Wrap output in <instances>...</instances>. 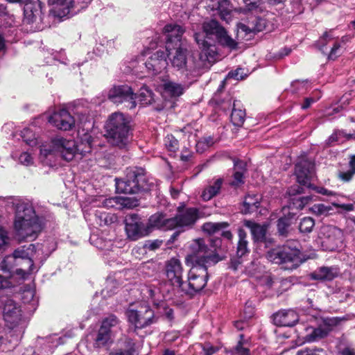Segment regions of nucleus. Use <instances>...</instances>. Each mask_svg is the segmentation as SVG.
Wrapping results in <instances>:
<instances>
[{
    "label": "nucleus",
    "mask_w": 355,
    "mask_h": 355,
    "mask_svg": "<svg viewBox=\"0 0 355 355\" xmlns=\"http://www.w3.org/2000/svg\"><path fill=\"white\" fill-rule=\"evenodd\" d=\"M224 259L219 250L209 247L203 239L192 241L189 252L185 257V263L191 266L187 281L180 288L193 295L202 290L209 279L207 269Z\"/></svg>",
    "instance_id": "nucleus-1"
},
{
    "label": "nucleus",
    "mask_w": 355,
    "mask_h": 355,
    "mask_svg": "<svg viewBox=\"0 0 355 355\" xmlns=\"http://www.w3.org/2000/svg\"><path fill=\"white\" fill-rule=\"evenodd\" d=\"M42 229L41 221L36 216L33 207L28 202L16 204L15 230L20 241L35 239Z\"/></svg>",
    "instance_id": "nucleus-2"
},
{
    "label": "nucleus",
    "mask_w": 355,
    "mask_h": 355,
    "mask_svg": "<svg viewBox=\"0 0 355 355\" xmlns=\"http://www.w3.org/2000/svg\"><path fill=\"white\" fill-rule=\"evenodd\" d=\"M166 50L172 67L180 71L184 79L194 83L201 74L200 68L194 58L189 55L187 46L178 44L173 46L169 43Z\"/></svg>",
    "instance_id": "nucleus-3"
},
{
    "label": "nucleus",
    "mask_w": 355,
    "mask_h": 355,
    "mask_svg": "<svg viewBox=\"0 0 355 355\" xmlns=\"http://www.w3.org/2000/svg\"><path fill=\"white\" fill-rule=\"evenodd\" d=\"M108 141L119 148H125L130 143V121L121 112H114L109 116L105 124Z\"/></svg>",
    "instance_id": "nucleus-4"
},
{
    "label": "nucleus",
    "mask_w": 355,
    "mask_h": 355,
    "mask_svg": "<svg viewBox=\"0 0 355 355\" xmlns=\"http://www.w3.org/2000/svg\"><path fill=\"white\" fill-rule=\"evenodd\" d=\"M57 155L67 162L72 160L75 156V141L63 137H55L51 144H44L40 147L39 159L43 164L51 166L53 157Z\"/></svg>",
    "instance_id": "nucleus-5"
},
{
    "label": "nucleus",
    "mask_w": 355,
    "mask_h": 355,
    "mask_svg": "<svg viewBox=\"0 0 355 355\" xmlns=\"http://www.w3.org/2000/svg\"><path fill=\"white\" fill-rule=\"evenodd\" d=\"M299 246L297 241H288L282 246L268 251L266 254V259L276 264L291 263L290 269L296 268L301 263Z\"/></svg>",
    "instance_id": "nucleus-6"
},
{
    "label": "nucleus",
    "mask_w": 355,
    "mask_h": 355,
    "mask_svg": "<svg viewBox=\"0 0 355 355\" xmlns=\"http://www.w3.org/2000/svg\"><path fill=\"white\" fill-rule=\"evenodd\" d=\"M116 189L117 192L133 194L150 189L149 184L142 168L127 169L126 176L123 180H116Z\"/></svg>",
    "instance_id": "nucleus-7"
},
{
    "label": "nucleus",
    "mask_w": 355,
    "mask_h": 355,
    "mask_svg": "<svg viewBox=\"0 0 355 355\" xmlns=\"http://www.w3.org/2000/svg\"><path fill=\"white\" fill-rule=\"evenodd\" d=\"M107 98L116 105L125 103V106L130 110L137 106L136 94L128 85H114L108 91Z\"/></svg>",
    "instance_id": "nucleus-8"
},
{
    "label": "nucleus",
    "mask_w": 355,
    "mask_h": 355,
    "mask_svg": "<svg viewBox=\"0 0 355 355\" xmlns=\"http://www.w3.org/2000/svg\"><path fill=\"white\" fill-rule=\"evenodd\" d=\"M130 323L137 329L144 328L153 322V311L146 305H131L125 311Z\"/></svg>",
    "instance_id": "nucleus-9"
},
{
    "label": "nucleus",
    "mask_w": 355,
    "mask_h": 355,
    "mask_svg": "<svg viewBox=\"0 0 355 355\" xmlns=\"http://www.w3.org/2000/svg\"><path fill=\"white\" fill-rule=\"evenodd\" d=\"M0 308L3 309L5 322L10 328L18 324L21 319L20 306L7 296L0 297Z\"/></svg>",
    "instance_id": "nucleus-10"
},
{
    "label": "nucleus",
    "mask_w": 355,
    "mask_h": 355,
    "mask_svg": "<svg viewBox=\"0 0 355 355\" xmlns=\"http://www.w3.org/2000/svg\"><path fill=\"white\" fill-rule=\"evenodd\" d=\"M203 30L207 35H214L218 42L223 46H227L232 49H236L237 43L227 35L225 29L222 27L216 20L205 21L202 26Z\"/></svg>",
    "instance_id": "nucleus-11"
},
{
    "label": "nucleus",
    "mask_w": 355,
    "mask_h": 355,
    "mask_svg": "<svg viewBox=\"0 0 355 355\" xmlns=\"http://www.w3.org/2000/svg\"><path fill=\"white\" fill-rule=\"evenodd\" d=\"M35 251V245L30 244L28 247L22 246L16 249L13 254L17 259L21 267L16 268L18 275L30 274L33 270L34 263L32 259L33 252Z\"/></svg>",
    "instance_id": "nucleus-12"
},
{
    "label": "nucleus",
    "mask_w": 355,
    "mask_h": 355,
    "mask_svg": "<svg viewBox=\"0 0 355 355\" xmlns=\"http://www.w3.org/2000/svg\"><path fill=\"white\" fill-rule=\"evenodd\" d=\"M164 271L168 281L174 286L180 288L184 284V268L180 260L172 257L167 260L164 264Z\"/></svg>",
    "instance_id": "nucleus-13"
},
{
    "label": "nucleus",
    "mask_w": 355,
    "mask_h": 355,
    "mask_svg": "<svg viewBox=\"0 0 355 355\" xmlns=\"http://www.w3.org/2000/svg\"><path fill=\"white\" fill-rule=\"evenodd\" d=\"M295 175L299 184L308 188L312 187L310 180L314 174V163L302 158L295 164Z\"/></svg>",
    "instance_id": "nucleus-14"
},
{
    "label": "nucleus",
    "mask_w": 355,
    "mask_h": 355,
    "mask_svg": "<svg viewBox=\"0 0 355 355\" xmlns=\"http://www.w3.org/2000/svg\"><path fill=\"white\" fill-rule=\"evenodd\" d=\"M323 239L322 243L327 250L334 251L340 247L343 241L341 231L334 226H325L322 229Z\"/></svg>",
    "instance_id": "nucleus-15"
},
{
    "label": "nucleus",
    "mask_w": 355,
    "mask_h": 355,
    "mask_svg": "<svg viewBox=\"0 0 355 355\" xmlns=\"http://www.w3.org/2000/svg\"><path fill=\"white\" fill-rule=\"evenodd\" d=\"M340 318H333L324 320L322 324L315 328L312 331L306 335V340L308 342H315L322 338H325L332 331L333 327L336 326L339 321Z\"/></svg>",
    "instance_id": "nucleus-16"
},
{
    "label": "nucleus",
    "mask_w": 355,
    "mask_h": 355,
    "mask_svg": "<svg viewBox=\"0 0 355 355\" xmlns=\"http://www.w3.org/2000/svg\"><path fill=\"white\" fill-rule=\"evenodd\" d=\"M49 122L62 130H69L75 124L73 117L65 110L54 112L49 118Z\"/></svg>",
    "instance_id": "nucleus-17"
},
{
    "label": "nucleus",
    "mask_w": 355,
    "mask_h": 355,
    "mask_svg": "<svg viewBox=\"0 0 355 355\" xmlns=\"http://www.w3.org/2000/svg\"><path fill=\"white\" fill-rule=\"evenodd\" d=\"M145 65L148 72L153 75L161 73L168 65L164 51L159 50L154 53L148 58Z\"/></svg>",
    "instance_id": "nucleus-18"
},
{
    "label": "nucleus",
    "mask_w": 355,
    "mask_h": 355,
    "mask_svg": "<svg viewBox=\"0 0 355 355\" xmlns=\"http://www.w3.org/2000/svg\"><path fill=\"white\" fill-rule=\"evenodd\" d=\"M24 21L28 24L42 19V3L40 0H28L24 7Z\"/></svg>",
    "instance_id": "nucleus-19"
},
{
    "label": "nucleus",
    "mask_w": 355,
    "mask_h": 355,
    "mask_svg": "<svg viewBox=\"0 0 355 355\" xmlns=\"http://www.w3.org/2000/svg\"><path fill=\"white\" fill-rule=\"evenodd\" d=\"M198 216V211L196 208H187L182 211H178L175 217L172 218L175 221L174 228L189 227L193 225Z\"/></svg>",
    "instance_id": "nucleus-20"
},
{
    "label": "nucleus",
    "mask_w": 355,
    "mask_h": 355,
    "mask_svg": "<svg viewBox=\"0 0 355 355\" xmlns=\"http://www.w3.org/2000/svg\"><path fill=\"white\" fill-rule=\"evenodd\" d=\"M174 221L172 218H167L165 215L156 213L149 218L146 227L150 230V233L153 229L162 230H173L174 229Z\"/></svg>",
    "instance_id": "nucleus-21"
},
{
    "label": "nucleus",
    "mask_w": 355,
    "mask_h": 355,
    "mask_svg": "<svg viewBox=\"0 0 355 355\" xmlns=\"http://www.w3.org/2000/svg\"><path fill=\"white\" fill-rule=\"evenodd\" d=\"M299 320L297 313L292 310H281L273 315L275 324L280 327H293Z\"/></svg>",
    "instance_id": "nucleus-22"
},
{
    "label": "nucleus",
    "mask_w": 355,
    "mask_h": 355,
    "mask_svg": "<svg viewBox=\"0 0 355 355\" xmlns=\"http://www.w3.org/2000/svg\"><path fill=\"white\" fill-rule=\"evenodd\" d=\"M195 40L201 49L200 55V59H206L209 62L214 61L216 56V50L214 45H211L205 39V36L201 33L195 34Z\"/></svg>",
    "instance_id": "nucleus-23"
},
{
    "label": "nucleus",
    "mask_w": 355,
    "mask_h": 355,
    "mask_svg": "<svg viewBox=\"0 0 355 355\" xmlns=\"http://www.w3.org/2000/svg\"><path fill=\"white\" fill-rule=\"evenodd\" d=\"M125 231L128 237L133 241L150 234V230L147 229L146 225L141 221L135 220L133 218L131 221L126 223Z\"/></svg>",
    "instance_id": "nucleus-24"
},
{
    "label": "nucleus",
    "mask_w": 355,
    "mask_h": 355,
    "mask_svg": "<svg viewBox=\"0 0 355 355\" xmlns=\"http://www.w3.org/2000/svg\"><path fill=\"white\" fill-rule=\"evenodd\" d=\"M164 33L166 37V47L169 43H171L172 46H178L184 44L181 40L182 35L184 31L182 27L178 24H167L164 28Z\"/></svg>",
    "instance_id": "nucleus-25"
},
{
    "label": "nucleus",
    "mask_w": 355,
    "mask_h": 355,
    "mask_svg": "<svg viewBox=\"0 0 355 355\" xmlns=\"http://www.w3.org/2000/svg\"><path fill=\"white\" fill-rule=\"evenodd\" d=\"M182 77V83L173 81H166L163 84V89L165 94L173 98H177L182 95L184 91L193 83Z\"/></svg>",
    "instance_id": "nucleus-26"
},
{
    "label": "nucleus",
    "mask_w": 355,
    "mask_h": 355,
    "mask_svg": "<svg viewBox=\"0 0 355 355\" xmlns=\"http://www.w3.org/2000/svg\"><path fill=\"white\" fill-rule=\"evenodd\" d=\"M224 179L223 178H214L211 179L202 192L201 198L202 200L204 201H208L219 194Z\"/></svg>",
    "instance_id": "nucleus-27"
},
{
    "label": "nucleus",
    "mask_w": 355,
    "mask_h": 355,
    "mask_svg": "<svg viewBox=\"0 0 355 355\" xmlns=\"http://www.w3.org/2000/svg\"><path fill=\"white\" fill-rule=\"evenodd\" d=\"M244 225L250 230L254 242H263L266 241L268 225L264 223L260 225L252 220H245Z\"/></svg>",
    "instance_id": "nucleus-28"
},
{
    "label": "nucleus",
    "mask_w": 355,
    "mask_h": 355,
    "mask_svg": "<svg viewBox=\"0 0 355 355\" xmlns=\"http://www.w3.org/2000/svg\"><path fill=\"white\" fill-rule=\"evenodd\" d=\"M295 220V215L292 213H288L287 215L279 218L277 221V230L279 236L284 238L287 237L290 227Z\"/></svg>",
    "instance_id": "nucleus-29"
},
{
    "label": "nucleus",
    "mask_w": 355,
    "mask_h": 355,
    "mask_svg": "<svg viewBox=\"0 0 355 355\" xmlns=\"http://www.w3.org/2000/svg\"><path fill=\"white\" fill-rule=\"evenodd\" d=\"M238 237L239 240L236 246V255L239 258H241L250 252L248 246L249 243L247 239L248 234L243 229L239 228L238 230Z\"/></svg>",
    "instance_id": "nucleus-30"
},
{
    "label": "nucleus",
    "mask_w": 355,
    "mask_h": 355,
    "mask_svg": "<svg viewBox=\"0 0 355 355\" xmlns=\"http://www.w3.org/2000/svg\"><path fill=\"white\" fill-rule=\"evenodd\" d=\"M337 275L336 269L329 267H321L311 274V277L316 280L330 281Z\"/></svg>",
    "instance_id": "nucleus-31"
},
{
    "label": "nucleus",
    "mask_w": 355,
    "mask_h": 355,
    "mask_svg": "<svg viewBox=\"0 0 355 355\" xmlns=\"http://www.w3.org/2000/svg\"><path fill=\"white\" fill-rule=\"evenodd\" d=\"M258 195H248L243 202L242 211L245 214L256 211L260 205Z\"/></svg>",
    "instance_id": "nucleus-32"
},
{
    "label": "nucleus",
    "mask_w": 355,
    "mask_h": 355,
    "mask_svg": "<svg viewBox=\"0 0 355 355\" xmlns=\"http://www.w3.org/2000/svg\"><path fill=\"white\" fill-rule=\"evenodd\" d=\"M17 266L21 267V264L12 253V254L8 255L3 259L0 264V271L10 275Z\"/></svg>",
    "instance_id": "nucleus-33"
},
{
    "label": "nucleus",
    "mask_w": 355,
    "mask_h": 355,
    "mask_svg": "<svg viewBox=\"0 0 355 355\" xmlns=\"http://www.w3.org/2000/svg\"><path fill=\"white\" fill-rule=\"evenodd\" d=\"M92 150V137L85 135L84 138L77 144H75V154L76 153L85 156Z\"/></svg>",
    "instance_id": "nucleus-34"
},
{
    "label": "nucleus",
    "mask_w": 355,
    "mask_h": 355,
    "mask_svg": "<svg viewBox=\"0 0 355 355\" xmlns=\"http://www.w3.org/2000/svg\"><path fill=\"white\" fill-rule=\"evenodd\" d=\"M221 19L229 23L232 17V6L228 0H221L220 8L218 10Z\"/></svg>",
    "instance_id": "nucleus-35"
},
{
    "label": "nucleus",
    "mask_w": 355,
    "mask_h": 355,
    "mask_svg": "<svg viewBox=\"0 0 355 355\" xmlns=\"http://www.w3.org/2000/svg\"><path fill=\"white\" fill-rule=\"evenodd\" d=\"M113 335L110 334L103 327H100L96 337L94 341V346L96 347H101L107 345L111 341Z\"/></svg>",
    "instance_id": "nucleus-36"
},
{
    "label": "nucleus",
    "mask_w": 355,
    "mask_h": 355,
    "mask_svg": "<svg viewBox=\"0 0 355 355\" xmlns=\"http://www.w3.org/2000/svg\"><path fill=\"white\" fill-rule=\"evenodd\" d=\"M236 101H234L233 108L230 116L231 121L234 125L240 127L243 124L245 121V112L243 110L236 108Z\"/></svg>",
    "instance_id": "nucleus-37"
},
{
    "label": "nucleus",
    "mask_w": 355,
    "mask_h": 355,
    "mask_svg": "<svg viewBox=\"0 0 355 355\" xmlns=\"http://www.w3.org/2000/svg\"><path fill=\"white\" fill-rule=\"evenodd\" d=\"M137 98H138L143 105H149L154 101L153 93L146 86L141 87L139 94H136V99Z\"/></svg>",
    "instance_id": "nucleus-38"
},
{
    "label": "nucleus",
    "mask_w": 355,
    "mask_h": 355,
    "mask_svg": "<svg viewBox=\"0 0 355 355\" xmlns=\"http://www.w3.org/2000/svg\"><path fill=\"white\" fill-rule=\"evenodd\" d=\"M347 140H348L347 133L343 130H336L326 140V145L328 146H333L336 143H343Z\"/></svg>",
    "instance_id": "nucleus-39"
},
{
    "label": "nucleus",
    "mask_w": 355,
    "mask_h": 355,
    "mask_svg": "<svg viewBox=\"0 0 355 355\" xmlns=\"http://www.w3.org/2000/svg\"><path fill=\"white\" fill-rule=\"evenodd\" d=\"M229 224L226 222L222 223H205L202 225V230L209 234H214L219 232L220 230L227 227Z\"/></svg>",
    "instance_id": "nucleus-40"
},
{
    "label": "nucleus",
    "mask_w": 355,
    "mask_h": 355,
    "mask_svg": "<svg viewBox=\"0 0 355 355\" xmlns=\"http://www.w3.org/2000/svg\"><path fill=\"white\" fill-rule=\"evenodd\" d=\"M119 324V319L115 315H110L102 321L101 326L113 335L114 328L116 327Z\"/></svg>",
    "instance_id": "nucleus-41"
},
{
    "label": "nucleus",
    "mask_w": 355,
    "mask_h": 355,
    "mask_svg": "<svg viewBox=\"0 0 355 355\" xmlns=\"http://www.w3.org/2000/svg\"><path fill=\"white\" fill-rule=\"evenodd\" d=\"M127 349H118L112 351L109 355H136L135 349V343L131 339H128Z\"/></svg>",
    "instance_id": "nucleus-42"
},
{
    "label": "nucleus",
    "mask_w": 355,
    "mask_h": 355,
    "mask_svg": "<svg viewBox=\"0 0 355 355\" xmlns=\"http://www.w3.org/2000/svg\"><path fill=\"white\" fill-rule=\"evenodd\" d=\"M119 209L123 208L132 209L138 205V200L135 198L119 196Z\"/></svg>",
    "instance_id": "nucleus-43"
},
{
    "label": "nucleus",
    "mask_w": 355,
    "mask_h": 355,
    "mask_svg": "<svg viewBox=\"0 0 355 355\" xmlns=\"http://www.w3.org/2000/svg\"><path fill=\"white\" fill-rule=\"evenodd\" d=\"M98 206L105 208H116L119 209V196L112 198H101Z\"/></svg>",
    "instance_id": "nucleus-44"
},
{
    "label": "nucleus",
    "mask_w": 355,
    "mask_h": 355,
    "mask_svg": "<svg viewBox=\"0 0 355 355\" xmlns=\"http://www.w3.org/2000/svg\"><path fill=\"white\" fill-rule=\"evenodd\" d=\"M23 140L29 146H33L37 144V139L33 130L30 128H24L21 132Z\"/></svg>",
    "instance_id": "nucleus-45"
},
{
    "label": "nucleus",
    "mask_w": 355,
    "mask_h": 355,
    "mask_svg": "<svg viewBox=\"0 0 355 355\" xmlns=\"http://www.w3.org/2000/svg\"><path fill=\"white\" fill-rule=\"evenodd\" d=\"M315 222L312 218L304 217L300 221L299 230L301 232L309 233L312 231Z\"/></svg>",
    "instance_id": "nucleus-46"
},
{
    "label": "nucleus",
    "mask_w": 355,
    "mask_h": 355,
    "mask_svg": "<svg viewBox=\"0 0 355 355\" xmlns=\"http://www.w3.org/2000/svg\"><path fill=\"white\" fill-rule=\"evenodd\" d=\"M265 27L266 21L261 18H255L248 24L249 30L253 32H261L265 29Z\"/></svg>",
    "instance_id": "nucleus-47"
},
{
    "label": "nucleus",
    "mask_w": 355,
    "mask_h": 355,
    "mask_svg": "<svg viewBox=\"0 0 355 355\" xmlns=\"http://www.w3.org/2000/svg\"><path fill=\"white\" fill-rule=\"evenodd\" d=\"M335 39V36L333 35L331 31L325 32L323 35L318 41V45L320 51L324 53V47L327 43Z\"/></svg>",
    "instance_id": "nucleus-48"
},
{
    "label": "nucleus",
    "mask_w": 355,
    "mask_h": 355,
    "mask_svg": "<svg viewBox=\"0 0 355 355\" xmlns=\"http://www.w3.org/2000/svg\"><path fill=\"white\" fill-rule=\"evenodd\" d=\"M243 335L240 334V340L238 342L234 348V351L238 355H250V350L248 348L243 347Z\"/></svg>",
    "instance_id": "nucleus-49"
},
{
    "label": "nucleus",
    "mask_w": 355,
    "mask_h": 355,
    "mask_svg": "<svg viewBox=\"0 0 355 355\" xmlns=\"http://www.w3.org/2000/svg\"><path fill=\"white\" fill-rule=\"evenodd\" d=\"M18 161L24 166H31L33 164V157L28 152H23L20 154Z\"/></svg>",
    "instance_id": "nucleus-50"
},
{
    "label": "nucleus",
    "mask_w": 355,
    "mask_h": 355,
    "mask_svg": "<svg viewBox=\"0 0 355 355\" xmlns=\"http://www.w3.org/2000/svg\"><path fill=\"white\" fill-rule=\"evenodd\" d=\"M331 210L329 207H327L323 204H315L311 207L313 213L317 215L327 214Z\"/></svg>",
    "instance_id": "nucleus-51"
},
{
    "label": "nucleus",
    "mask_w": 355,
    "mask_h": 355,
    "mask_svg": "<svg viewBox=\"0 0 355 355\" xmlns=\"http://www.w3.org/2000/svg\"><path fill=\"white\" fill-rule=\"evenodd\" d=\"M297 355H325L322 349L304 348L297 352Z\"/></svg>",
    "instance_id": "nucleus-52"
},
{
    "label": "nucleus",
    "mask_w": 355,
    "mask_h": 355,
    "mask_svg": "<svg viewBox=\"0 0 355 355\" xmlns=\"http://www.w3.org/2000/svg\"><path fill=\"white\" fill-rule=\"evenodd\" d=\"M200 346L202 350V355H213L218 351V348L217 347L213 346L209 343L200 344Z\"/></svg>",
    "instance_id": "nucleus-53"
},
{
    "label": "nucleus",
    "mask_w": 355,
    "mask_h": 355,
    "mask_svg": "<svg viewBox=\"0 0 355 355\" xmlns=\"http://www.w3.org/2000/svg\"><path fill=\"white\" fill-rule=\"evenodd\" d=\"M213 144L214 141L211 137L204 138L196 144L197 150L198 152H202L205 148L211 146Z\"/></svg>",
    "instance_id": "nucleus-54"
},
{
    "label": "nucleus",
    "mask_w": 355,
    "mask_h": 355,
    "mask_svg": "<svg viewBox=\"0 0 355 355\" xmlns=\"http://www.w3.org/2000/svg\"><path fill=\"white\" fill-rule=\"evenodd\" d=\"M340 55V44L338 42H335L331 49L328 55L329 60H335Z\"/></svg>",
    "instance_id": "nucleus-55"
},
{
    "label": "nucleus",
    "mask_w": 355,
    "mask_h": 355,
    "mask_svg": "<svg viewBox=\"0 0 355 355\" xmlns=\"http://www.w3.org/2000/svg\"><path fill=\"white\" fill-rule=\"evenodd\" d=\"M6 335L4 331H0V349L1 351H10L14 347H10V342L4 337Z\"/></svg>",
    "instance_id": "nucleus-56"
},
{
    "label": "nucleus",
    "mask_w": 355,
    "mask_h": 355,
    "mask_svg": "<svg viewBox=\"0 0 355 355\" xmlns=\"http://www.w3.org/2000/svg\"><path fill=\"white\" fill-rule=\"evenodd\" d=\"M292 87L295 89V92H303L304 91H306L309 87V83L308 81H300L296 80L292 83Z\"/></svg>",
    "instance_id": "nucleus-57"
},
{
    "label": "nucleus",
    "mask_w": 355,
    "mask_h": 355,
    "mask_svg": "<svg viewBox=\"0 0 355 355\" xmlns=\"http://www.w3.org/2000/svg\"><path fill=\"white\" fill-rule=\"evenodd\" d=\"M162 244V241L158 239L154 241H147L144 243V248L148 250H155L158 249Z\"/></svg>",
    "instance_id": "nucleus-58"
},
{
    "label": "nucleus",
    "mask_w": 355,
    "mask_h": 355,
    "mask_svg": "<svg viewBox=\"0 0 355 355\" xmlns=\"http://www.w3.org/2000/svg\"><path fill=\"white\" fill-rule=\"evenodd\" d=\"M243 183V171H236L234 174V180L231 182V185L238 187Z\"/></svg>",
    "instance_id": "nucleus-59"
},
{
    "label": "nucleus",
    "mask_w": 355,
    "mask_h": 355,
    "mask_svg": "<svg viewBox=\"0 0 355 355\" xmlns=\"http://www.w3.org/2000/svg\"><path fill=\"white\" fill-rule=\"evenodd\" d=\"M261 1V0H243L248 11L256 10L259 8Z\"/></svg>",
    "instance_id": "nucleus-60"
},
{
    "label": "nucleus",
    "mask_w": 355,
    "mask_h": 355,
    "mask_svg": "<svg viewBox=\"0 0 355 355\" xmlns=\"http://www.w3.org/2000/svg\"><path fill=\"white\" fill-rule=\"evenodd\" d=\"M165 142L166 146L170 150L175 151L178 148V141L173 137H167Z\"/></svg>",
    "instance_id": "nucleus-61"
},
{
    "label": "nucleus",
    "mask_w": 355,
    "mask_h": 355,
    "mask_svg": "<svg viewBox=\"0 0 355 355\" xmlns=\"http://www.w3.org/2000/svg\"><path fill=\"white\" fill-rule=\"evenodd\" d=\"M73 0H49V3L51 4L63 6H64V8L67 9L73 6Z\"/></svg>",
    "instance_id": "nucleus-62"
},
{
    "label": "nucleus",
    "mask_w": 355,
    "mask_h": 355,
    "mask_svg": "<svg viewBox=\"0 0 355 355\" xmlns=\"http://www.w3.org/2000/svg\"><path fill=\"white\" fill-rule=\"evenodd\" d=\"M355 174L354 171H352L349 169L348 171L345 172H340L338 173V177L340 179H341L344 182H349L353 177V175Z\"/></svg>",
    "instance_id": "nucleus-63"
},
{
    "label": "nucleus",
    "mask_w": 355,
    "mask_h": 355,
    "mask_svg": "<svg viewBox=\"0 0 355 355\" xmlns=\"http://www.w3.org/2000/svg\"><path fill=\"white\" fill-rule=\"evenodd\" d=\"M8 236L6 231L0 230V250L8 243Z\"/></svg>",
    "instance_id": "nucleus-64"
}]
</instances>
